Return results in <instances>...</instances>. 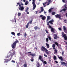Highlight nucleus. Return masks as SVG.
Listing matches in <instances>:
<instances>
[{
  "label": "nucleus",
  "mask_w": 67,
  "mask_h": 67,
  "mask_svg": "<svg viewBox=\"0 0 67 67\" xmlns=\"http://www.w3.org/2000/svg\"><path fill=\"white\" fill-rule=\"evenodd\" d=\"M41 49L43 52H45L47 55H49V52L44 47L42 46V47H41Z\"/></svg>",
  "instance_id": "f257e3e1"
},
{
  "label": "nucleus",
  "mask_w": 67,
  "mask_h": 67,
  "mask_svg": "<svg viewBox=\"0 0 67 67\" xmlns=\"http://www.w3.org/2000/svg\"><path fill=\"white\" fill-rule=\"evenodd\" d=\"M17 4H18L19 7V10L20 11H23L24 9V8L23 7L24 4L23 3H17Z\"/></svg>",
  "instance_id": "f03ea898"
},
{
  "label": "nucleus",
  "mask_w": 67,
  "mask_h": 67,
  "mask_svg": "<svg viewBox=\"0 0 67 67\" xmlns=\"http://www.w3.org/2000/svg\"><path fill=\"white\" fill-rule=\"evenodd\" d=\"M14 55V52L10 54L8 53L7 54V56L5 57V58H9L10 56H11V57L10 58H12V56H13Z\"/></svg>",
  "instance_id": "7ed1b4c3"
},
{
  "label": "nucleus",
  "mask_w": 67,
  "mask_h": 67,
  "mask_svg": "<svg viewBox=\"0 0 67 67\" xmlns=\"http://www.w3.org/2000/svg\"><path fill=\"white\" fill-rule=\"evenodd\" d=\"M18 42V40H16L12 44V48L14 49L15 48V46H16V44Z\"/></svg>",
  "instance_id": "20e7f679"
},
{
  "label": "nucleus",
  "mask_w": 67,
  "mask_h": 67,
  "mask_svg": "<svg viewBox=\"0 0 67 67\" xmlns=\"http://www.w3.org/2000/svg\"><path fill=\"white\" fill-rule=\"evenodd\" d=\"M35 0H32V4H33V8H32L33 10H34L35 8H36V4L35 3Z\"/></svg>",
  "instance_id": "39448f33"
},
{
  "label": "nucleus",
  "mask_w": 67,
  "mask_h": 67,
  "mask_svg": "<svg viewBox=\"0 0 67 67\" xmlns=\"http://www.w3.org/2000/svg\"><path fill=\"white\" fill-rule=\"evenodd\" d=\"M62 36L63 37H64V39L65 40V41H67V36L65 34H64V32H62Z\"/></svg>",
  "instance_id": "423d86ee"
},
{
  "label": "nucleus",
  "mask_w": 67,
  "mask_h": 67,
  "mask_svg": "<svg viewBox=\"0 0 67 67\" xmlns=\"http://www.w3.org/2000/svg\"><path fill=\"white\" fill-rule=\"evenodd\" d=\"M52 1V0H47V1H48V3H48V4H47V5H45V3H43V5L44 6V7H45L46 5H48L49 4L51 3V1Z\"/></svg>",
  "instance_id": "0eeeda50"
},
{
  "label": "nucleus",
  "mask_w": 67,
  "mask_h": 67,
  "mask_svg": "<svg viewBox=\"0 0 67 67\" xmlns=\"http://www.w3.org/2000/svg\"><path fill=\"white\" fill-rule=\"evenodd\" d=\"M55 18H59V19H61L62 16L59 14H57L56 15H55Z\"/></svg>",
  "instance_id": "6e6552de"
},
{
  "label": "nucleus",
  "mask_w": 67,
  "mask_h": 67,
  "mask_svg": "<svg viewBox=\"0 0 67 67\" xmlns=\"http://www.w3.org/2000/svg\"><path fill=\"white\" fill-rule=\"evenodd\" d=\"M63 31L65 33L67 34V29H66V27L65 26H63Z\"/></svg>",
  "instance_id": "1a4fd4ad"
},
{
  "label": "nucleus",
  "mask_w": 67,
  "mask_h": 67,
  "mask_svg": "<svg viewBox=\"0 0 67 67\" xmlns=\"http://www.w3.org/2000/svg\"><path fill=\"white\" fill-rule=\"evenodd\" d=\"M5 59H4L5 60V62H4V63H7L8 62H9V61H10L11 60V58H10V59H7V58H5Z\"/></svg>",
  "instance_id": "9d476101"
},
{
  "label": "nucleus",
  "mask_w": 67,
  "mask_h": 67,
  "mask_svg": "<svg viewBox=\"0 0 67 67\" xmlns=\"http://www.w3.org/2000/svg\"><path fill=\"white\" fill-rule=\"evenodd\" d=\"M40 17L41 18V19L42 20H45L46 19V17L45 16H43V15H41L40 16Z\"/></svg>",
  "instance_id": "9b49d317"
},
{
  "label": "nucleus",
  "mask_w": 67,
  "mask_h": 67,
  "mask_svg": "<svg viewBox=\"0 0 67 67\" xmlns=\"http://www.w3.org/2000/svg\"><path fill=\"white\" fill-rule=\"evenodd\" d=\"M38 59L40 60L41 62H43L44 61V60H43V58L42 57V56L40 55L38 57Z\"/></svg>",
  "instance_id": "f8f14e48"
},
{
  "label": "nucleus",
  "mask_w": 67,
  "mask_h": 67,
  "mask_svg": "<svg viewBox=\"0 0 67 67\" xmlns=\"http://www.w3.org/2000/svg\"><path fill=\"white\" fill-rule=\"evenodd\" d=\"M49 27L50 29H51V32H54V29L52 27V26L51 25H49Z\"/></svg>",
  "instance_id": "ddd939ff"
},
{
  "label": "nucleus",
  "mask_w": 67,
  "mask_h": 67,
  "mask_svg": "<svg viewBox=\"0 0 67 67\" xmlns=\"http://www.w3.org/2000/svg\"><path fill=\"white\" fill-rule=\"evenodd\" d=\"M60 63L62 65H65V66H66V67H67V65H66V63L65 62H60Z\"/></svg>",
  "instance_id": "4468645a"
},
{
  "label": "nucleus",
  "mask_w": 67,
  "mask_h": 67,
  "mask_svg": "<svg viewBox=\"0 0 67 67\" xmlns=\"http://www.w3.org/2000/svg\"><path fill=\"white\" fill-rule=\"evenodd\" d=\"M28 53H30V55H31V56H34H34H35V54H33L32 53V52H28Z\"/></svg>",
  "instance_id": "2eb2a0df"
},
{
  "label": "nucleus",
  "mask_w": 67,
  "mask_h": 67,
  "mask_svg": "<svg viewBox=\"0 0 67 67\" xmlns=\"http://www.w3.org/2000/svg\"><path fill=\"white\" fill-rule=\"evenodd\" d=\"M54 36L55 37H54V39H55V40H57V38H58L57 35L56 34H54Z\"/></svg>",
  "instance_id": "dca6fc26"
},
{
  "label": "nucleus",
  "mask_w": 67,
  "mask_h": 67,
  "mask_svg": "<svg viewBox=\"0 0 67 67\" xmlns=\"http://www.w3.org/2000/svg\"><path fill=\"white\" fill-rule=\"evenodd\" d=\"M52 22H54V20L52 19L51 20L49 21L48 23H50L51 24H53V23Z\"/></svg>",
  "instance_id": "f3484780"
},
{
  "label": "nucleus",
  "mask_w": 67,
  "mask_h": 67,
  "mask_svg": "<svg viewBox=\"0 0 67 67\" xmlns=\"http://www.w3.org/2000/svg\"><path fill=\"white\" fill-rule=\"evenodd\" d=\"M54 8H52L51 7V8L48 10L49 12H50V13H51V12H52V10H53V9H54Z\"/></svg>",
  "instance_id": "a211bd4d"
},
{
  "label": "nucleus",
  "mask_w": 67,
  "mask_h": 67,
  "mask_svg": "<svg viewBox=\"0 0 67 67\" xmlns=\"http://www.w3.org/2000/svg\"><path fill=\"white\" fill-rule=\"evenodd\" d=\"M49 20H51V17L49 16H47V21H48Z\"/></svg>",
  "instance_id": "6ab92c4d"
},
{
  "label": "nucleus",
  "mask_w": 67,
  "mask_h": 67,
  "mask_svg": "<svg viewBox=\"0 0 67 67\" xmlns=\"http://www.w3.org/2000/svg\"><path fill=\"white\" fill-rule=\"evenodd\" d=\"M54 44L56 45H57V47H59V44L57 43V42H54Z\"/></svg>",
  "instance_id": "aec40b11"
},
{
  "label": "nucleus",
  "mask_w": 67,
  "mask_h": 67,
  "mask_svg": "<svg viewBox=\"0 0 67 67\" xmlns=\"http://www.w3.org/2000/svg\"><path fill=\"white\" fill-rule=\"evenodd\" d=\"M37 65H36L37 67H40V63H39L38 62H37Z\"/></svg>",
  "instance_id": "412c9836"
},
{
  "label": "nucleus",
  "mask_w": 67,
  "mask_h": 67,
  "mask_svg": "<svg viewBox=\"0 0 67 67\" xmlns=\"http://www.w3.org/2000/svg\"><path fill=\"white\" fill-rule=\"evenodd\" d=\"M54 54H56L57 55V50H56V49H55L54 50Z\"/></svg>",
  "instance_id": "4be33fe9"
},
{
  "label": "nucleus",
  "mask_w": 67,
  "mask_h": 67,
  "mask_svg": "<svg viewBox=\"0 0 67 67\" xmlns=\"http://www.w3.org/2000/svg\"><path fill=\"white\" fill-rule=\"evenodd\" d=\"M30 24V23H28L27 25H26V29H27L28 27H29V25Z\"/></svg>",
  "instance_id": "5701e85b"
},
{
  "label": "nucleus",
  "mask_w": 67,
  "mask_h": 67,
  "mask_svg": "<svg viewBox=\"0 0 67 67\" xmlns=\"http://www.w3.org/2000/svg\"><path fill=\"white\" fill-rule=\"evenodd\" d=\"M34 29H35V30H36L37 29H40V28H38L37 26H36L35 27H34Z\"/></svg>",
  "instance_id": "b1692460"
},
{
  "label": "nucleus",
  "mask_w": 67,
  "mask_h": 67,
  "mask_svg": "<svg viewBox=\"0 0 67 67\" xmlns=\"http://www.w3.org/2000/svg\"><path fill=\"white\" fill-rule=\"evenodd\" d=\"M52 47H53V49H55V44H53Z\"/></svg>",
  "instance_id": "393cba45"
},
{
  "label": "nucleus",
  "mask_w": 67,
  "mask_h": 67,
  "mask_svg": "<svg viewBox=\"0 0 67 67\" xmlns=\"http://www.w3.org/2000/svg\"><path fill=\"white\" fill-rule=\"evenodd\" d=\"M58 58L59 59H60L62 60V61H63V57H58Z\"/></svg>",
  "instance_id": "a878e982"
},
{
  "label": "nucleus",
  "mask_w": 67,
  "mask_h": 67,
  "mask_svg": "<svg viewBox=\"0 0 67 67\" xmlns=\"http://www.w3.org/2000/svg\"><path fill=\"white\" fill-rule=\"evenodd\" d=\"M46 44L47 47V48H49V44L47 43H46Z\"/></svg>",
  "instance_id": "bb28decb"
},
{
  "label": "nucleus",
  "mask_w": 67,
  "mask_h": 67,
  "mask_svg": "<svg viewBox=\"0 0 67 67\" xmlns=\"http://www.w3.org/2000/svg\"><path fill=\"white\" fill-rule=\"evenodd\" d=\"M30 60L31 62H33L34 61V59H33V57H31V59H30Z\"/></svg>",
  "instance_id": "cd10ccee"
},
{
  "label": "nucleus",
  "mask_w": 67,
  "mask_h": 67,
  "mask_svg": "<svg viewBox=\"0 0 67 67\" xmlns=\"http://www.w3.org/2000/svg\"><path fill=\"white\" fill-rule=\"evenodd\" d=\"M23 66L24 67H27V64L26 63H25V64H24Z\"/></svg>",
  "instance_id": "c85d7f7f"
},
{
  "label": "nucleus",
  "mask_w": 67,
  "mask_h": 67,
  "mask_svg": "<svg viewBox=\"0 0 67 67\" xmlns=\"http://www.w3.org/2000/svg\"><path fill=\"white\" fill-rule=\"evenodd\" d=\"M53 58L54 60H56V59H57V58H56V57L55 55L54 56V57H53Z\"/></svg>",
  "instance_id": "c756f323"
},
{
  "label": "nucleus",
  "mask_w": 67,
  "mask_h": 67,
  "mask_svg": "<svg viewBox=\"0 0 67 67\" xmlns=\"http://www.w3.org/2000/svg\"><path fill=\"white\" fill-rule=\"evenodd\" d=\"M48 38L49 41H51L52 40V38L51 37V36H48Z\"/></svg>",
  "instance_id": "7c9ffc66"
},
{
  "label": "nucleus",
  "mask_w": 67,
  "mask_h": 67,
  "mask_svg": "<svg viewBox=\"0 0 67 67\" xmlns=\"http://www.w3.org/2000/svg\"><path fill=\"white\" fill-rule=\"evenodd\" d=\"M41 11L42 12H43V11H44V8H43L42 7H41Z\"/></svg>",
  "instance_id": "2f4dec72"
},
{
  "label": "nucleus",
  "mask_w": 67,
  "mask_h": 67,
  "mask_svg": "<svg viewBox=\"0 0 67 67\" xmlns=\"http://www.w3.org/2000/svg\"><path fill=\"white\" fill-rule=\"evenodd\" d=\"M29 3V2L28 1H26V2H25V5H27Z\"/></svg>",
  "instance_id": "473e14b6"
},
{
  "label": "nucleus",
  "mask_w": 67,
  "mask_h": 67,
  "mask_svg": "<svg viewBox=\"0 0 67 67\" xmlns=\"http://www.w3.org/2000/svg\"><path fill=\"white\" fill-rule=\"evenodd\" d=\"M55 14H56V12H53L52 13V14L53 15H54Z\"/></svg>",
  "instance_id": "72a5a7b5"
},
{
  "label": "nucleus",
  "mask_w": 67,
  "mask_h": 67,
  "mask_svg": "<svg viewBox=\"0 0 67 67\" xmlns=\"http://www.w3.org/2000/svg\"><path fill=\"white\" fill-rule=\"evenodd\" d=\"M11 34L12 35H13L14 36H15V33L14 32H12Z\"/></svg>",
  "instance_id": "f704fd0d"
},
{
  "label": "nucleus",
  "mask_w": 67,
  "mask_h": 67,
  "mask_svg": "<svg viewBox=\"0 0 67 67\" xmlns=\"http://www.w3.org/2000/svg\"><path fill=\"white\" fill-rule=\"evenodd\" d=\"M27 36V34H26V32H25L24 34V36L25 37H26Z\"/></svg>",
  "instance_id": "c9c22d12"
},
{
  "label": "nucleus",
  "mask_w": 67,
  "mask_h": 67,
  "mask_svg": "<svg viewBox=\"0 0 67 67\" xmlns=\"http://www.w3.org/2000/svg\"><path fill=\"white\" fill-rule=\"evenodd\" d=\"M21 15V13H18V16H20Z\"/></svg>",
  "instance_id": "e433bc0d"
},
{
  "label": "nucleus",
  "mask_w": 67,
  "mask_h": 67,
  "mask_svg": "<svg viewBox=\"0 0 67 67\" xmlns=\"http://www.w3.org/2000/svg\"><path fill=\"white\" fill-rule=\"evenodd\" d=\"M46 32V33H47V34H48V31L47 29H46L45 30Z\"/></svg>",
  "instance_id": "4c0bfd02"
},
{
  "label": "nucleus",
  "mask_w": 67,
  "mask_h": 67,
  "mask_svg": "<svg viewBox=\"0 0 67 67\" xmlns=\"http://www.w3.org/2000/svg\"><path fill=\"white\" fill-rule=\"evenodd\" d=\"M62 10H63V11L64 12H65V11H66V10H67V9H66L65 8L63 9Z\"/></svg>",
  "instance_id": "58836bf2"
},
{
  "label": "nucleus",
  "mask_w": 67,
  "mask_h": 67,
  "mask_svg": "<svg viewBox=\"0 0 67 67\" xmlns=\"http://www.w3.org/2000/svg\"><path fill=\"white\" fill-rule=\"evenodd\" d=\"M43 64H47V62L46 61H44L43 62Z\"/></svg>",
  "instance_id": "ea45409f"
},
{
  "label": "nucleus",
  "mask_w": 67,
  "mask_h": 67,
  "mask_svg": "<svg viewBox=\"0 0 67 67\" xmlns=\"http://www.w3.org/2000/svg\"><path fill=\"white\" fill-rule=\"evenodd\" d=\"M58 30L59 31H62V28L61 27H59L58 28Z\"/></svg>",
  "instance_id": "a19ab883"
},
{
  "label": "nucleus",
  "mask_w": 67,
  "mask_h": 67,
  "mask_svg": "<svg viewBox=\"0 0 67 67\" xmlns=\"http://www.w3.org/2000/svg\"><path fill=\"white\" fill-rule=\"evenodd\" d=\"M46 42H48V38H46Z\"/></svg>",
  "instance_id": "79ce46f5"
},
{
  "label": "nucleus",
  "mask_w": 67,
  "mask_h": 67,
  "mask_svg": "<svg viewBox=\"0 0 67 67\" xmlns=\"http://www.w3.org/2000/svg\"><path fill=\"white\" fill-rule=\"evenodd\" d=\"M32 20H31L30 21H29V23H30V24H32Z\"/></svg>",
  "instance_id": "37998d69"
},
{
  "label": "nucleus",
  "mask_w": 67,
  "mask_h": 67,
  "mask_svg": "<svg viewBox=\"0 0 67 67\" xmlns=\"http://www.w3.org/2000/svg\"><path fill=\"white\" fill-rule=\"evenodd\" d=\"M12 63H14L15 62V60H12Z\"/></svg>",
  "instance_id": "c03bdc74"
},
{
  "label": "nucleus",
  "mask_w": 67,
  "mask_h": 67,
  "mask_svg": "<svg viewBox=\"0 0 67 67\" xmlns=\"http://www.w3.org/2000/svg\"><path fill=\"white\" fill-rule=\"evenodd\" d=\"M64 51H63L62 52V56H64Z\"/></svg>",
  "instance_id": "a18cd8bd"
},
{
  "label": "nucleus",
  "mask_w": 67,
  "mask_h": 67,
  "mask_svg": "<svg viewBox=\"0 0 67 67\" xmlns=\"http://www.w3.org/2000/svg\"><path fill=\"white\" fill-rule=\"evenodd\" d=\"M20 33H18L17 34V35L18 36H19V35H20Z\"/></svg>",
  "instance_id": "49530a36"
},
{
  "label": "nucleus",
  "mask_w": 67,
  "mask_h": 67,
  "mask_svg": "<svg viewBox=\"0 0 67 67\" xmlns=\"http://www.w3.org/2000/svg\"><path fill=\"white\" fill-rule=\"evenodd\" d=\"M44 56L45 57H47V55L45 54H44Z\"/></svg>",
  "instance_id": "de8ad7c7"
},
{
  "label": "nucleus",
  "mask_w": 67,
  "mask_h": 67,
  "mask_svg": "<svg viewBox=\"0 0 67 67\" xmlns=\"http://www.w3.org/2000/svg\"><path fill=\"white\" fill-rule=\"evenodd\" d=\"M56 63H58V62L56 60L54 61Z\"/></svg>",
  "instance_id": "09e8293b"
},
{
  "label": "nucleus",
  "mask_w": 67,
  "mask_h": 67,
  "mask_svg": "<svg viewBox=\"0 0 67 67\" xmlns=\"http://www.w3.org/2000/svg\"><path fill=\"white\" fill-rule=\"evenodd\" d=\"M62 11H63V9H62L60 11V12H62Z\"/></svg>",
  "instance_id": "8fccbe9b"
},
{
  "label": "nucleus",
  "mask_w": 67,
  "mask_h": 67,
  "mask_svg": "<svg viewBox=\"0 0 67 67\" xmlns=\"http://www.w3.org/2000/svg\"><path fill=\"white\" fill-rule=\"evenodd\" d=\"M47 3L48 4V3H48V2H45V4H46V3Z\"/></svg>",
  "instance_id": "3c124183"
},
{
  "label": "nucleus",
  "mask_w": 67,
  "mask_h": 67,
  "mask_svg": "<svg viewBox=\"0 0 67 67\" xmlns=\"http://www.w3.org/2000/svg\"><path fill=\"white\" fill-rule=\"evenodd\" d=\"M63 2L64 3H65V0H62Z\"/></svg>",
  "instance_id": "603ef678"
},
{
  "label": "nucleus",
  "mask_w": 67,
  "mask_h": 67,
  "mask_svg": "<svg viewBox=\"0 0 67 67\" xmlns=\"http://www.w3.org/2000/svg\"><path fill=\"white\" fill-rule=\"evenodd\" d=\"M27 11H28L27 10H26V9L25 10V12H27Z\"/></svg>",
  "instance_id": "864d4df0"
},
{
  "label": "nucleus",
  "mask_w": 67,
  "mask_h": 67,
  "mask_svg": "<svg viewBox=\"0 0 67 67\" xmlns=\"http://www.w3.org/2000/svg\"><path fill=\"white\" fill-rule=\"evenodd\" d=\"M42 12L41 10V11H40V12H39V13H42Z\"/></svg>",
  "instance_id": "5fc2aeb1"
},
{
  "label": "nucleus",
  "mask_w": 67,
  "mask_h": 67,
  "mask_svg": "<svg viewBox=\"0 0 67 67\" xmlns=\"http://www.w3.org/2000/svg\"><path fill=\"white\" fill-rule=\"evenodd\" d=\"M26 10H29V8H27L26 9Z\"/></svg>",
  "instance_id": "6e6d98bb"
},
{
  "label": "nucleus",
  "mask_w": 67,
  "mask_h": 67,
  "mask_svg": "<svg viewBox=\"0 0 67 67\" xmlns=\"http://www.w3.org/2000/svg\"><path fill=\"white\" fill-rule=\"evenodd\" d=\"M65 15H66V16L67 17V13H66V14H65Z\"/></svg>",
  "instance_id": "4d7b16f0"
},
{
  "label": "nucleus",
  "mask_w": 67,
  "mask_h": 67,
  "mask_svg": "<svg viewBox=\"0 0 67 67\" xmlns=\"http://www.w3.org/2000/svg\"><path fill=\"white\" fill-rule=\"evenodd\" d=\"M44 14H46V13L45 11H44Z\"/></svg>",
  "instance_id": "13d9d810"
},
{
  "label": "nucleus",
  "mask_w": 67,
  "mask_h": 67,
  "mask_svg": "<svg viewBox=\"0 0 67 67\" xmlns=\"http://www.w3.org/2000/svg\"><path fill=\"white\" fill-rule=\"evenodd\" d=\"M17 14H15V16H16V15Z\"/></svg>",
  "instance_id": "bf43d9fd"
},
{
  "label": "nucleus",
  "mask_w": 67,
  "mask_h": 67,
  "mask_svg": "<svg viewBox=\"0 0 67 67\" xmlns=\"http://www.w3.org/2000/svg\"><path fill=\"white\" fill-rule=\"evenodd\" d=\"M29 13L28 12H27V14H29Z\"/></svg>",
  "instance_id": "052dcab7"
},
{
  "label": "nucleus",
  "mask_w": 67,
  "mask_h": 67,
  "mask_svg": "<svg viewBox=\"0 0 67 67\" xmlns=\"http://www.w3.org/2000/svg\"><path fill=\"white\" fill-rule=\"evenodd\" d=\"M14 22L15 23H16V19H15Z\"/></svg>",
  "instance_id": "680f3d73"
},
{
  "label": "nucleus",
  "mask_w": 67,
  "mask_h": 67,
  "mask_svg": "<svg viewBox=\"0 0 67 67\" xmlns=\"http://www.w3.org/2000/svg\"><path fill=\"white\" fill-rule=\"evenodd\" d=\"M64 7H66V4H65L64 5Z\"/></svg>",
  "instance_id": "e2e57ef3"
},
{
  "label": "nucleus",
  "mask_w": 67,
  "mask_h": 67,
  "mask_svg": "<svg viewBox=\"0 0 67 67\" xmlns=\"http://www.w3.org/2000/svg\"><path fill=\"white\" fill-rule=\"evenodd\" d=\"M35 12H36V13H37L38 12V11H35Z\"/></svg>",
  "instance_id": "0e129e2a"
},
{
  "label": "nucleus",
  "mask_w": 67,
  "mask_h": 67,
  "mask_svg": "<svg viewBox=\"0 0 67 67\" xmlns=\"http://www.w3.org/2000/svg\"><path fill=\"white\" fill-rule=\"evenodd\" d=\"M24 2H25V0H23Z\"/></svg>",
  "instance_id": "69168bd1"
},
{
  "label": "nucleus",
  "mask_w": 67,
  "mask_h": 67,
  "mask_svg": "<svg viewBox=\"0 0 67 67\" xmlns=\"http://www.w3.org/2000/svg\"><path fill=\"white\" fill-rule=\"evenodd\" d=\"M64 21H67V20H66V19H65V20H64Z\"/></svg>",
  "instance_id": "338daca9"
},
{
  "label": "nucleus",
  "mask_w": 67,
  "mask_h": 67,
  "mask_svg": "<svg viewBox=\"0 0 67 67\" xmlns=\"http://www.w3.org/2000/svg\"><path fill=\"white\" fill-rule=\"evenodd\" d=\"M65 9H67V7H66V6L65 7Z\"/></svg>",
  "instance_id": "774afa93"
}]
</instances>
